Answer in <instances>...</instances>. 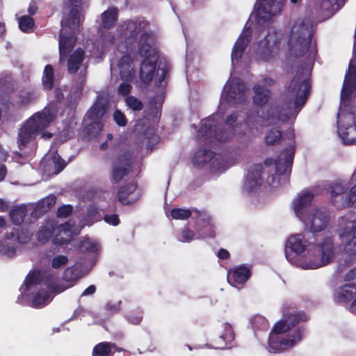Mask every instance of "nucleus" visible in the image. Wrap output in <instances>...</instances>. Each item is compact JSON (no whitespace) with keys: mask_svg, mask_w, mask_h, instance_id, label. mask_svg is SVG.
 <instances>
[{"mask_svg":"<svg viewBox=\"0 0 356 356\" xmlns=\"http://www.w3.org/2000/svg\"><path fill=\"white\" fill-rule=\"evenodd\" d=\"M311 87V72L305 67L300 66L286 90L288 96L295 97L294 107L288 102L275 106L271 105L266 112H263L261 118L266 122L277 120L282 122H287L291 118L295 119L305 104Z\"/></svg>","mask_w":356,"mask_h":356,"instance_id":"nucleus-1","label":"nucleus"},{"mask_svg":"<svg viewBox=\"0 0 356 356\" xmlns=\"http://www.w3.org/2000/svg\"><path fill=\"white\" fill-rule=\"evenodd\" d=\"M307 321V317L304 313L293 311H284L283 318L277 321L273 327L268 337V346L271 351L274 353L293 347L297 341L302 339L303 330L298 328L293 334L289 337L280 336L295 327L300 322Z\"/></svg>","mask_w":356,"mask_h":356,"instance_id":"nucleus-2","label":"nucleus"},{"mask_svg":"<svg viewBox=\"0 0 356 356\" xmlns=\"http://www.w3.org/2000/svg\"><path fill=\"white\" fill-rule=\"evenodd\" d=\"M72 8L65 22H62L64 34L60 32L59 35V61H64L72 50L76 43V35L79 33L80 13L79 6L76 3H81L82 0H69Z\"/></svg>","mask_w":356,"mask_h":356,"instance_id":"nucleus-3","label":"nucleus"},{"mask_svg":"<svg viewBox=\"0 0 356 356\" xmlns=\"http://www.w3.org/2000/svg\"><path fill=\"white\" fill-rule=\"evenodd\" d=\"M55 117L51 108L45 107L29 118L18 131L17 143L19 149H24L40 133L47 128Z\"/></svg>","mask_w":356,"mask_h":356,"instance_id":"nucleus-4","label":"nucleus"},{"mask_svg":"<svg viewBox=\"0 0 356 356\" xmlns=\"http://www.w3.org/2000/svg\"><path fill=\"white\" fill-rule=\"evenodd\" d=\"M154 42L155 38L152 33H143L137 42L138 54L143 58L139 76L141 81L146 84L153 79L159 57V51L154 47Z\"/></svg>","mask_w":356,"mask_h":356,"instance_id":"nucleus-5","label":"nucleus"},{"mask_svg":"<svg viewBox=\"0 0 356 356\" xmlns=\"http://www.w3.org/2000/svg\"><path fill=\"white\" fill-rule=\"evenodd\" d=\"M351 181L354 186L348 192H346L344 186L341 183H334L330 186V193L332 204L339 209L356 208V168Z\"/></svg>","mask_w":356,"mask_h":356,"instance_id":"nucleus-6","label":"nucleus"},{"mask_svg":"<svg viewBox=\"0 0 356 356\" xmlns=\"http://www.w3.org/2000/svg\"><path fill=\"white\" fill-rule=\"evenodd\" d=\"M298 35L295 37V33L292 31L289 41V49L291 56L301 58L305 56L312 46L314 34L312 30L303 25L298 27Z\"/></svg>","mask_w":356,"mask_h":356,"instance_id":"nucleus-7","label":"nucleus"},{"mask_svg":"<svg viewBox=\"0 0 356 356\" xmlns=\"http://www.w3.org/2000/svg\"><path fill=\"white\" fill-rule=\"evenodd\" d=\"M318 254L314 259L309 260L305 266L310 269H316L329 264L334 258V240L332 237L325 238L321 243L315 245Z\"/></svg>","mask_w":356,"mask_h":356,"instance_id":"nucleus-8","label":"nucleus"},{"mask_svg":"<svg viewBox=\"0 0 356 356\" xmlns=\"http://www.w3.org/2000/svg\"><path fill=\"white\" fill-rule=\"evenodd\" d=\"M134 161L129 151L119 153L111 163V181L118 184L133 170Z\"/></svg>","mask_w":356,"mask_h":356,"instance_id":"nucleus-9","label":"nucleus"},{"mask_svg":"<svg viewBox=\"0 0 356 356\" xmlns=\"http://www.w3.org/2000/svg\"><path fill=\"white\" fill-rule=\"evenodd\" d=\"M285 0H257L255 4V15L259 22H268L279 14Z\"/></svg>","mask_w":356,"mask_h":356,"instance_id":"nucleus-10","label":"nucleus"},{"mask_svg":"<svg viewBox=\"0 0 356 356\" xmlns=\"http://www.w3.org/2000/svg\"><path fill=\"white\" fill-rule=\"evenodd\" d=\"M281 40L277 34L270 32L258 43L257 54L263 60L267 61L277 55L280 50Z\"/></svg>","mask_w":356,"mask_h":356,"instance_id":"nucleus-11","label":"nucleus"},{"mask_svg":"<svg viewBox=\"0 0 356 356\" xmlns=\"http://www.w3.org/2000/svg\"><path fill=\"white\" fill-rule=\"evenodd\" d=\"M304 219L305 221L303 222L309 225L312 232H320L328 225L329 211L325 207L316 209L307 216H305Z\"/></svg>","mask_w":356,"mask_h":356,"instance_id":"nucleus-12","label":"nucleus"},{"mask_svg":"<svg viewBox=\"0 0 356 356\" xmlns=\"http://www.w3.org/2000/svg\"><path fill=\"white\" fill-rule=\"evenodd\" d=\"M263 166L261 164H254L249 169L244 184L243 190L252 193L259 190L263 184Z\"/></svg>","mask_w":356,"mask_h":356,"instance_id":"nucleus-13","label":"nucleus"},{"mask_svg":"<svg viewBox=\"0 0 356 356\" xmlns=\"http://www.w3.org/2000/svg\"><path fill=\"white\" fill-rule=\"evenodd\" d=\"M309 243L302 234L291 235L287 239L285 244V255L288 260L290 257L295 254L298 255L304 252L307 248L309 246Z\"/></svg>","mask_w":356,"mask_h":356,"instance_id":"nucleus-14","label":"nucleus"},{"mask_svg":"<svg viewBox=\"0 0 356 356\" xmlns=\"http://www.w3.org/2000/svg\"><path fill=\"white\" fill-rule=\"evenodd\" d=\"M246 88L243 81L240 80H233L229 85V88L225 94V101L229 104H241L245 102Z\"/></svg>","mask_w":356,"mask_h":356,"instance_id":"nucleus-15","label":"nucleus"},{"mask_svg":"<svg viewBox=\"0 0 356 356\" xmlns=\"http://www.w3.org/2000/svg\"><path fill=\"white\" fill-rule=\"evenodd\" d=\"M295 146L290 145L283 149L275 159V172L279 175H283L291 172L295 154Z\"/></svg>","mask_w":356,"mask_h":356,"instance_id":"nucleus-16","label":"nucleus"},{"mask_svg":"<svg viewBox=\"0 0 356 356\" xmlns=\"http://www.w3.org/2000/svg\"><path fill=\"white\" fill-rule=\"evenodd\" d=\"M138 188L136 183H128L120 186L117 192L118 201L123 205H130L140 199V195L136 193Z\"/></svg>","mask_w":356,"mask_h":356,"instance_id":"nucleus-17","label":"nucleus"},{"mask_svg":"<svg viewBox=\"0 0 356 356\" xmlns=\"http://www.w3.org/2000/svg\"><path fill=\"white\" fill-rule=\"evenodd\" d=\"M252 275L250 267L245 265L235 266L227 273V282L232 286L243 285Z\"/></svg>","mask_w":356,"mask_h":356,"instance_id":"nucleus-18","label":"nucleus"},{"mask_svg":"<svg viewBox=\"0 0 356 356\" xmlns=\"http://www.w3.org/2000/svg\"><path fill=\"white\" fill-rule=\"evenodd\" d=\"M340 238L345 241L344 250L349 254H356V219L346 225L340 233Z\"/></svg>","mask_w":356,"mask_h":356,"instance_id":"nucleus-19","label":"nucleus"},{"mask_svg":"<svg viewBox=\"0 0 356 356\" xmlns=\"http://www.w3.org/2000/svg\"><path fill=\"white\" fill-rule=\"evenodd\" d=\"M334 300L340 304H346L356 298V284H345L337 289L334 293Z\"/></svg>","mask_w":356,"mask_h":356,"instance_id":"nucleus-20","label":"nucleus"},{"mask_svg":"<svg viewBox=\"0 0 356 356\" xmlns=\"http://www.w3.org/2000/svg\"><path fill=\"white\" fill-rule=\"evenodd\" d=\"M149 25L148 21L143 19L137 18L129 20L127 24L128 38L135 40L138 36L140 37L143 33H152L151 31H146Z\"/></svg>","mask_w":356,"mask_h":356,"instance_id":"nucleus-21","label":"nucleus"},{"mask_svg":"<svg viewBox=\"0 0 356 356\" xmlns=\"http://www.w3.org/2000/svg\"><path fill=\"white\" fill-rule=\"evenodd\" d=\"M252 91L254 93L252 102L256 107L262 108L265 106L271 99V90L260 83L254 84L252 87Z\"/></svg>","mask_w":356,"mask_h":356,"instance_id":"nucleus-22","label":"nucleus"},{"mask_svg":"<svg viewBox=\"0 0 356 356\" xmlns=\"http://www.w3.org/2000/svg\"><path fill=\"white\" fill-rule=\"evenodd\" d=\"M67 58V71L70 74H75L79 70L85 59V51L81 48H76Z\"/></svg>","mask_w":356,"mask_h":356,"instance_id":"nucleus-23","label":"nucleus"},{"mask_svg":"<svg viewBox=\"0 0 356 356\" xmlns=\"http://www.w3.org/2000/svg\"><path fill=\"white\" fill-rule=\"evenodd\" d=\"M314 199V195L310 192H305L300 194L294 202V210L297 216L302 220L305 221V211L310 206Z\"/></svg>","mask_w":356,"mask_h":356,"instance_id":"nucleus-24","label":"nucleus"},{"mask_svg":"<svg viewBox=\"0 0 356 356\" xmlns=\"http://www.w3.org/2000/svg\"><path fill=\"white\" fill-rule=\"evenodd\" d=\"M133 59L130 55L122 56L119 61L120 76L127 81H131L134 78V70L133 67Z\"/></svg>","mask_w":356,"mask_h":356,"instance_id":"nucleus-25","label":"nucleus"},{"mask_svg":"<svg viewBox=\"0 0 356 356\" xmlns=\"http://www.w3.org/2000/svg\"><path fill=\"white\" fill-rule=\"evenodd\" d=\"M250 41V35L242 33L235 42L232 51V60L239 61Z\"/></svg>","mask_w":356,"mask_h":356,"instance_id":"nucleus-26","label":"nucleus"},{"mask_svg":"<svg viewBox=\"0 0 356 356\" xmlns=\"http://www.w3.org/2000/svg\"><path fill=\"white\" fill-rule=\"evenodd\" d=\"M56 197L54 195H49L41 200H40L33 211L31 216L34 218H39L48 212L56 204Z\"/></svg>","mask_w":356,"mask_h":356,"instance_id":"nucleus-27","label":"nucleus"},{"mask_svg":"<svg viewBox=\"0 0 356 356\" xmlns=\"http://www.w3.org/2000/svg\"><path fill=\"white\" fill-rule=\"evenodd\" d=\"M214 156V152L210 149H199L193 155V163L196 168H202L209 163Z\"/></svg>","mask_w":356,"mask_h":356,"instance_id":"nucleus-28","label":"nucleus"},{"mask_svg":"<svg viewBox=\"0 0 356 356\" xmlns=\"http://www.w3.org/2000/svg\"><path fill=\"white\" fill-rule=\"evenodd\" d=\"M38 92L33 88H26L20 90L17 104L19 106H26L35 102L38 98Z\"/></svg>","mask_w":356,"mask_h":356,"instance_id":"nucleus-29","label":"nucleus"},{"mask_svg":"<svg viewBox=\"0 0 356 356\" xmlns=\"http://www.w3.org/2000/svg\"><path fill=\"white\" fill-rule=\"evenodd\" d=\"M235 334L232 326L229 324L224 325L223 332L216 339V344L219 348H227L234 339Z\"/></svg>","mask_w":356,"mask_h":356,"instance_id":"nucleus-30","label":"nucleus"},{"mask_svg":"<svg viewBox=\"0 0 356 356\" xmlns=\"http://www.w3.org/2000/svg\"><path fill=\"white\" fill-rule=\"evenodd\" d=\"M215 127V120L213 118L202 120L201 126L197 131V137L200 138H209L213 136Z\"/></svg>","mask_w":356,"mask_h":356,"instance_id":"nucleus-31","label":"nucleus"},{"mask_svg":"<svg viewBox=\"0 0 356 356\" xmlns=\"http://www.w3.org/2000/svg\"><path fill=\"white\" fill-rule=\"evenodd\" d=\"M118 19V10L113 7L102 14V26L104 29H110L115 26Z\"/></svg>","mask_w":356,"mask_h":356,"instance_id":"nucleus-32","label":"nucleus"},{"mask_svg":"<svg viewBox=\"0 0 356 356\" xmlns=\"http://www.w3.org/2000/svg\"><path fill=\"white\" fill-rule=\"evenodd\" d=\"M55 230V225L52 222L47 221L39 229L37 233V239L42 243H47L52 236Z\"/></svg>","mask_w":356,"mask_h":356,"instance_id":"nucleus-33","label":"nucleus"},{"mask_svg":"<svg viewBox=\"0 0 356 356\" xmlns=\"http://www.w3.org/2000/svg\"><path fill=\"white\" fill-rule=\"evenodd\" d=\"M42 85L44 90H51L54 86V69L50 64L44 66L42 76Z\"/></svg>","mask_w":356,"mask_h":356,"instance_id":"nucleus-34","label":"nucleus"},{"mask_svg":"<svg viewBox=\"0 0 356 356\" xmlns=\"http://www.w3.org/2000/svg\"><path fill=\"white\" fill-rule=\"evenodd\" d=\"M106 113L104 105L100 103H95L88 111L86 115L90 121L101 122V119Z\"/></svg>","mask_w":356,"mask_h":356,"instance_id":"nucleus-35","label":"nucleus"},{"mask_svg":"<svg viewBox=\"0 0 356 356\" xmlns=\"http://www.w3.org/2000/svg\"><path fill=\"white\" fill-rule=\"evenodd\" d=\"M26 207L24 205L14 207L9 213L11 221L17 225L22 224L26 216Z\"/></svg>","mask_w":356,"mask_h":356,"instance_id":"nucleus-36","label":"nucleus"},{"mask_svg":"<svg viewBox=\"0 0 356 356\" xmlns=\"http://www.w3.org/2000/svg\"><path fill=\"white\" fill-rule=\"evenodd\" d=\"M113 355L112 344L106 341L96 344L92 351V356H113Z\"/></svg>","mask_w":356,"mask_h":356,"instance_id":"nucleus-37","label":"nucleus"},{"mask_svg":"<svg viewBox=\"0 0 356 356\" xmlns=\"http://www.w3.org/2000/svg\"><path fill=\"white\" fill-rule=\"evenodd\" d=\"M236 134L234 128L227 129L224 127H218L214 131L213 137L218 141L226 142L229 140Z\"/></svg>","mask_w":356,"mask_h":356,"instance_id":"nucleus-38","label":"nucleus"},{"mask_svg":"<svg viewBox=\"0 0 356 356\" xmlns=\"http://www.w3.org/2000/svg\"><path fill=\"white\" fill-rule=\"evenodd\" d=\"M282 132L278 128H272L268 131L265 136V143L268 145H275L282 140Z\"/></svg>","mask_w":356,"mask_h":356,"instance_id":"nucleus-39","label":"nucleus"},{"mask_svg":"<svg viewBox=\"0 0 356 356\" xmlns=\"http://www.w3.org/2000/svg\"><path fill=\"white\" fill-rule=\"evenodd\" d=\"M81 277V271L76 266L67 268L63 273V280L68 282H75Z\"/></svg>","mask_w":356,"mask_h":356,"instance_id":"nucleus-40","label":"nucleus"},{"mask_svg":"<svg viewBox=\"0 0 356 356\" xmlns=\"http://www.w3.org/2000/svg\"><path fill=\"white\" fill-rule=\"evenodd\" d=\"M42 282V273L38 270L30 271L26 276L24 284L28 289L33 284H40Z\"/></svg>","mask_w":356,"mask_h":356,"instance_id":"nucleus-41","label":"nucleus"},{"mask_svg":"<svg viewBox=\"0 0 356 356\" xmlns=\"http://www.w3.org/2000/svg\"><path fill=\"white\" fill-rule=\"evenodd\" d=\"M102 128L103 124L102 122L91 121V122L84 128V132L88 137L93 138H96L101 133Z\"/></svg>","mask_w":356,"mask_h":356,"instance_id":"nucleus-42","label":"nucleus"},{"mask_svg":"<svg viewBox=\"0 0 356 356\" xmlns=\"http://www.w3.org/2000/svg\"><path fill=\"white\" fill-rule=\"evenodd\" d=\"M143 310L138 307L127 313L124 317L129 323L134 325H138L143 321Z\"/></svg>","mask_w":356,"mask_h":356,"instance_id":"nucleus-43","label":"nucleus"},{"mask_svg":"<svg viewBox=\"0 0 356 356\" xmlns=\"http://www.w3.org/2000/svg\"><path fill=\"white\" fill-rule=\"evenodd\" d=\"M50 296L46 291H39L34 296L32 300V305L35 308H40L45 305L49 301Z\"/></svg>","mask_w":356,"mask_h":356,"instance_id":"nucleus-44","label":"nucleus"},{"mask_svg":"<svg viewBox=\"0 0 356 356\" xmlns=\"http://www.w3.org/2000/svg\"><path fill=\"white\" fill-rule=\"evenodd\" d=\"M19 29L24 33H29L35 25V21L30 15H24L18 19Z\"/></svg>","mask_w":356,"mask_h":356,"instance_id":"nucleus-45","label":"nucleus"},{"mask_svg":"<svg viewBox=\"0 0 356 356\" xmlns=\"http://www.w3.org/2000/svg\"><path fill=\"white\" fill-rule=\"evenodd\" d=\"M341 137L343 142L347 145L353 144L356 139V127L350 126L341 131Z\"/></svg>","mask_w":356,"mask_h":356,"instance_id":"nucleus-46","label":"nucleus"},{"mask_svg":"<svg viewBox=\"0 0 356 356\" xmlns=\"http://www.w3.org/2000/svg\"><path fill=\"white\" fill-rule=\"evenodd\" d=\"M78 250L82 253H95L98 250V245L86 238L79 242Z\"/></svg>","mask_w":356,"mask_h":356,"instance_id":"nucleus-47","label":"nucleus"},{"mask_svg":"<svg viewBox=\"0 0 356 356\" xmlns=\"http://www.w3.org/2000/svg\"><path fill=\"white\" fill-rule=\"evenodd\" d=\"M43 284L47 288L52 291L56 289V276L53 272H44L42 273Z\"/></svg>","mask_w":356,"mask_h":356,"instance_id":"nucleus-48","label":"nucleus"},{"mask_svg":"<svg viewBox=\"0 0 356 356\" xmlns=\"http://www.w3.org/2000/svg\"><path fill=\"white\" fill-rule=\"evenodd\" d=\"M251 323L254 329L259 330H267L270 327L268 320L260 315L254 316L251 319Z\"/></svg>","mask_w":356,"mask_h":356,"instance_id":"nucleus-49","label":"nucleus"},{"mask_svg":"<svg viewBox=\"0 0 356 356\" xmlns=\"http://www.w3.org/2000/svg\"><path fill=\"white\" fill-rule=\"evenodd\" d=\"M356 89V82L350 80H345L343 84V88L341 91V97L344 98H350L353 92Z\"/></svg>","mask_w":356,"mask_h":356,"instance_id":"nucleus-50","label":"nucleus"},{"mask_svg":"<svg viewBox=\"0 0 356 356\" xmlns=\"http://www.w3.org/2000/svg\"><path fill=\"white\" fill-rule=\"evenodd\" d=\"M125 102L127 106L134 111H140L143 108V102L133 95L127 96Z\"/></svg>","mask_w":356,"mask_h":356,"instance_id":"nucleus-51","label":"nucleus"},{"mask_svg":"<svg viewBox=\"0 0 356 356\" xmlns=\"http://www.w3.org/2000/svg\"><path fill=\"white\" fill-rule=\"evenodd\" d=\"M170 216L173 219L186 220L191 216V211L190 209L175 208L171 210Z\"/></svg>","mask_w":356,"mask_h":356,"instance_id":"nucleus-52","label":"nucleus"},{"mask_svg":"<svg viewBox=\"0 0 356 356\" xmlns=\"http://www.w3.org/2000/svg\"><path fill=\"white\" fill-rule=\"evenodd\" d=\"M31 236L32 234L29 233L28 229H17L16 242L19 244H26L31 240Z\"/></svg>","mask_w":356,"mask_h":356,"instance_id":"nucleus-53","label":"nucleus"},{"mask_svg":"<svg viewBox=\"0 0 356 356\" xmlns=\"http://www.w3.org/2000/svg\"><path fill=\"white\" fill-rule=\"evenodd\" d=\"M158 70H161V73L156 81V86L161 87L163 85V82L168 78L170 67L168 65H165L163 67H159Z\"/></svg>","mask_w":356,"mask_h":356,"instance_id":"nucleus-54","label":"nucleus"},{"mask_svg":"<svg viewBox=\"0 0 356 356\" xmlns=\"http://www.w3.org/2000/svg\"><path fill=\"white\" fill-rule=\"evenodd\" d=\"M344 79L356 82V63L353 60L350 61Z\"/></svg>","mask_w":356,"mask_h":356,"instance_id":"nucleus-55","label":"nucleus"},{"mask_svg":"<svg viewBox=\"0 0 356 356\" xmlns=\"http://www.w3.org/2000/svg\"><path fill=\"white\" fill-rule=\"evenodd\" d=\"M238 118V115L236 112H234L230 115H228L225 120V123L226 125L229 126V129L234 128V131H236V127H238L241 123H237V120Z\"/></svg>","mask_w":356,"mask_h":356,"instance_id":"nucleus-56","label":"nucleus"},{"mask_svg":"<svg viewBox=\"0 0 356 356\" xmlns=\"http://www.w3.org/2000/svg\"><path fill=\"white\" fill-rule=\"evenodd\" d=\"M73 212V207L70 204H64L60 206L58 210L56 215L59 218H67Z\"/></svg>","mask_w":356,"mask_h":356,"instance_id":"nucleus-57","label":"nucleus"},{"mask_svg":"<svg viewBox=\"0 0 356 356\" xmlns=\"http://www.w3.org/2000/svg\"><path fill=\"white\" fill-rule=\"evenodd\" d=\"M68 262L67 257L65 255H57L54 257L51 261V266L53 268L57 269L65 266Z\"/></svg>","mask_w":356,"mask_h":356,"instance_id":"nucleus-58","label":"nucleus"},{"mask_svg":"<svg viewBox=\"0 0 356 356\" xmlns=\"http://www.w3.org/2000/svg\"><path fill=\"white\" fill-rule=\"evenodd\" d=\"M113 119L115 123L120 127H124L127 124V120L125 115L118 109L114 111Z\"/></svg>","mask_w":356,"mask_h":356,"instance_id":"nucleus-59","label":"nucleus"},{"mask_svg":"<svg viewBox=\"0 0 356 356\" xmlns=\"http://www.w3.org/2000/svg\"><path fill=\"white\" fill-rule=\"evenodd\" d=\"M244 123L250 129H252L254 127H255V126L257 125V120L256 117L254 115V113L252 112H248L246 113V117L244 120Z\"/></svg>","mask_w":356,"mask_h":356,"instance_id":"nucleus-60","label":"nucleus"},{"mask_svg":"<svg viewBox=\"0 0 356 356\" xmlns=\"http://www.w3.org/2000/svg\"><path fill=\"white\" fill-rule=\"evenodd\" d=\"M103 219L107 224L113 226H118L120 222L118 216L115 213L111 215L106 214Z\"/></svg>","mask_w":356,"mask_h":356,"instance_id":"nucleus-61","label":"nucleus"},{"mask_svg":"<svg viewBox=\"0 0 356 356\" xmlns=\"http://www.w3.org/2000/svg\"><path fill=\"white\" fill-rule=\"evenodd\" d=\"M54 163L56 174L60 173L66 166L65 161L60 156L58 158H54Z\"/></svg>","mask_w":356,"mask_h":356,"instance_id":"nucleus-62","label":"nucleus"},{"mask_svg":"<svg viewBox=\"0 0 356 356\" xmlns=\"http://www.w3.org/2000/svg\"><path fill=\"white\" fill-rule=\"evenodd\" d=\"M195 236V234L193 231L190 229L188 227H185L181 231V236L182 239H181V241H190L193 240V237Z\"/></svg>","mask_w":356,"mask_h":356,"instance_id":"nucleus-63","label":"nucleus"},{"mask_svg":"<svg viewBox=\"0 0 356 356\" xmlns=\"http://www.w3.org/2000/svg\"><path fill=\"white\" fill-rule=\"evenodd\" d=\"M131 88L129 83H122L118 87V93L124 97H127L131 92Z\"/></svg>","mask_w":356,"mask_h":356,"instance_id":"nucleus-64","label":"nucleus"}]
</instances>
